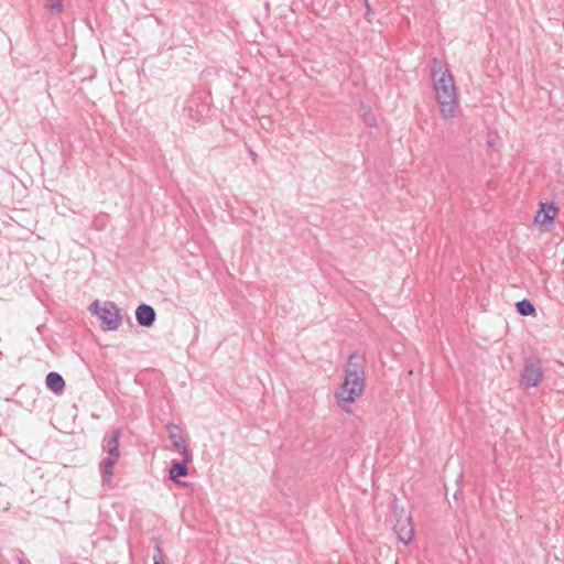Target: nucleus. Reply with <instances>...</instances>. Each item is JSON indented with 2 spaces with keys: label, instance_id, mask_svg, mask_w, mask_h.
<instances>
[{
  "label": "nucleus",
  "instance_id": "1",
  "mask_svg": "<svg viewBox=\"0 0 564 564\" xmlns=\"http://www.w3.org/2000/svg\"><path fill=\"white\" fill-rule=\"evenodd\" d=\"M431 77L440 106V112L444 119L455 117L458 107L454 78L444 62L432 59Z\"/></svg>",
  "mask_w": 564,
  "mask_h": 564
},
{
  "label": "nucleus",
  "instance_id": "2",
  "mask_svg": "<svg viewBox=\"0 0 564 564\" xmlns=\"http://www.w3.org/2000/svg\"><path fill=\"white\" fill-rule=\"evenodd\" d=\"M89 312L100 319V328L104 332L116 330L121 324V315L119 307L115 302L107 301L100 306L98 300L89 305Z\"/></svg>",
  "mask_w": 564,
  "mask_h": 564
},
{
  "label": "nucleus",
  "instance_id": "3",
  "mask_svg": "<svg viewBox=\"0 0 564 564\" xmlns=\"http://www.w3.org/2000/svg\"><path fill=\"white\" fill-rule=\"evenodd\" d=\"M397 499L393 500L392 517L395 519L393 530L403 544H409L413 539V524L410 516L404 513L403 508H398Z\"/></svg>",
  "mask_w": 564,
  "mask_h": 564
},
{
  "label": "nucleus",
  "instance_id": "4",
  "mask_svg": "<svg viewBox=\"0 0 564 564\" xmlns=\"http://www.w3.org/2000/svg\"><path fill=\"white\" fill-rule=\"evenodd\" d=\"M542 378L541 360L534 356L527 358L520 375V386L524 389L534 388L541 382Z\"/></svg>",
  "mask_w": 564,
  "mask_h": 564
},
{
  "label": "nucleus",
  "instance_id": "5",
  "mask_svg": "<svg viewBox=\"0 0 564 564\" xmlns=\"http://www.w3.org/2000/svg\"><path fill=\"white\" fill-rule=\"evenodd\" d=\"M364 389V383L355 386V381L344 379L343 384L335 393L337 405L344 409L345 404L354 402L362 393Z\"/></svg>",
  "mask_w": 564,
  "mask_h": 564
},
{
  "label": "nucleus",
  "instance_id": "6",
  "mask_svg": "<svg viewBox=\"0 0 564 564\" xmlns=\"http://www.w3.org/2000/svg\"><path fill=\"white\" fill-rule=\"evenodd\" d=\"M209 110V106L202 101L199 97H192L185 102L183 116L191 122L197 123L207 117Z\"/></svg>",
  "mask_w": 564,
  "mask_h": 564
},
{
  "label": "nucleus",
  "instance_id": "7",
  "mask_svg": "<svg viewBox=\"0 0 564 564\" xmlns=\"http://www.w3.org/2000/svg\"><path fill=\"white\" fill-rule=\"evenodd\" d=\"M349 381H355V386L359 383L365 384V365L364 358L352 351L348 356V364L345 369V378Z\"/></svg>",
  "mask_w": 564,
  "mask_h": 564
},
{
  "label": "nucleus",
  "instance_id": "8",
  "mask_svg": "<svg viewBox=\"0 0 564 564\" xmlns=\"http://www.w3.org/2000/svg\"><path fill=\"white\" fill-rule=\"evenodd\" d=\"M193 455L191 451H184L182 460H173L169 470V479L175 485H181L180 477H186L188 475L187 465L192 462Z\"/></svg>",
  "mask_w": 564,
  "mask_h": 564
},
{
  "label": "nucleus",
  "instance_id": "9",
  "mask_svg": "<svg viewBox=\"0 0 564 564\" xmlns=\"http://www.w3.org/2000/svg\"><path fill=\"white\" fill-rule=\"evenodd\" d=\"M558 213L557 206L553 202L541 203L540 209L534 216V223L541 226H550Z\"/></svg>",
  "mask_w": 564,
  "mask_h": 564
},
{
  "label": "nucleus",
  "instance_id": "10",
  "mask_svg": "<svg viewBox=\"0 0 564 564\" xmlns=\"http://www.w3.org/2000/svg\"><path fill=\"white\" fill-rule=\"evenodd\" d=\"M156 318V312L153 306L141 303L135 310L137 323L142 327H151Z\"/></svg>",
  "mask_w": 564,
  "mask_h": 564
},
{
  "label": "nucleus",
  "instance_id": "11",
  "mask_svg": "<svg viewBox=\"0 0 564 564\" xmlns=\"http://www.w3.org/2000/svg\"><path fill=\"white\" fill-rule=\"evenodd\" d=\"M122 431L120 427L115 429L110 435H106L102 440V451L110 456L120 457L119 440Z\"/></svg>",
  "mask_w": 564,
  "mask_h": 564
},
{
  "label": "nucleus",
  "instance_id": "12",
  "mask_svg": "<svg viewBox=\"0 0 564 564\" xmlns=\"http://www.w3.org/2000/svg\"><path fill=\"white\" fill-rule=\"evenodd\" d=\"M166 431L169 433V437L172 442L173 447L180 451L181 455H184V451H189L186 442L182 435L181 427L173 423L166 424Z\"/></svg>",
  "mask_w": 564,
  "mask_h": 564
},
{
  "label": "nucleus",
  "instance_id": "13",
  "mask_svg": "<svg viewBox=\"0 0 564 564\" xmlns=\"http://www.w3.org/2000/svg\"><path fill=\"white\" fill-rule=\"evenodd\" d=\"M119 457L106 455L105 458L99 463V471L101 476L102 485H110L113 477V466L118 462Z\"/></svg>",
  "mask_w": 564,
  "mask_h": 564
},
{
  "label": "nucleus",
  "instance_id": "14",
  "mask_svg": "<svg viewBox=\"0 0 564 564\" xmlns=\"http://www.w3.org/2000/svg\"><path fill=\"white\" fill-rule=\"evenodd\" d=\"M46 388L55 394H62L65 390V380L61 373L51 371L45 377Z\"/></svg>",
  "mask_w": 564,
  "mask_h": 564
},
{
  "label": "nucleus",
  "instance_id": "15",
  "mask_svg": "<svg viewBox=\"0 0 564 564\" xmlns=\"http://www.w3.org/2000/svg\"><path fill=\"white\" fill-rule=\"evenodd\" d=\"M516 310L517 313L520 314L521 316H531L534 315L536 312L534 304L528 299L518 301L516 303Z\"/></svg>",
  "mask_w": 564,
  "mask_h": 564
},
{
  "label": "nucleus",
  "instance_id": "16",
  "mask_svg": "<svg viewBox=\"0 0 564 564\" xmlns=\"http://www.w3.org/2000/svg\"><path fill=\"white\" fill-rule=\"evenodd\" d=\"M360 110L362 111L361 117H362L364 122L370 128L376 127L377 119H376L375 113L371 111V109L369 107H367L364 102H361Z\"/></svg>",
  "mask_w": 564,
  "mask_h": 564
},
{
  "label": "nucleus",
  "instance_id": "17",
  "mask_svg": "<svg viewBox=\"0 0 564 564\" xmlns=\"http://www.w3.org/2000/svg\"><path fill=\"white\" fill-rule=\"evenodd\" d=\"M153 564H165L160 541H156L154 545Z\"/></svg>",
  "mask_w": 564,
  "mask_h": 564
},
{
  "label": "nucleus",
  "instance_id": "18",
  "mask_svg": "<svg viewBox=\"0 0 564 564\" xmlns=\"http://www.w3.org/2000/svg\"><path fill=\"white\" fill-rule=\"evenodd\" d=\"M46 8L52 13H59L63 11V0H50L46 4Z\"/></svg>",
  "mask_w": 564,
  "mask_h": 564
},
{
  "label": "nucleus",
  "instance_id": "19",
  "mask_svg": "<svg viewBox=\"0 0 564 564\" xmlns=\"http://www.w3.org/2000/svg\"><path fill=\"white\" fill-rule=\"evenodd\" d=\"M365 4H366L367 13L368 14L372 13V10H371V8H370V6H369L367 0H365Z\"/></svg>",
  "mask_w": 564,
  "mask_h": 564
},
{
  "label": "nucleus",
  "instance_id": "20",
  "mask_svg": "<svg viewBox=\"0 0 564 564\" xmlns=\"http://www.w3.org/2000/svg\"><path fill=\"white\" fill-rule=\"evenodd\" d=\"M249 153H250V156L252 158V160L254 161L256 158H257V154L254 153V151L252 149L249 148Z\"/></svg>",
  "mask_w": 564,
  "mask_h": 564
},
{
  "label": "nucleus",
  "instance_id": "21",
  "mask_svg": "<svg viewBox=\"0 0 564 564\" xmlns=\"http://www.w3.org/2000/svg\"><path fill=\"white\" fill-rule=\"evenodd\" d=\"M180 486H182V487H188V486H189V484H188V482H185V481H181V485H180Z\"/></svg>",
  "mask_w": 564,
  "mask_h": 564
},
{
  "label": "nucleus",
  "instance_id": "22",
  "mask_svg": "<svg viewBox=\"0 0 564 564\" xmlns=\"http://www.w3.org/2000/svg\"><path fill=\"white\" fill-rule=\"evenodd\" d=\"M460 494H462L460 491H456V492L454 494L455 499H457V498H458V495H460Z\"/></svg>",
  "mask_w": 564,
  "mask_h": 564
},
{
  "label": "nucleus",
  "instance_id": "23",
  "mask_svg": "<svg viewBox=\"0 0 564 564\" xmlns=\"http://www.w3.org/2000/svg\"><path fill=\"white\" fill-rule=\"evenodd\" d=\"M19 563H20V564H28V563L25 562V560H20V561H19Z\"/></svg>",
  "mask_w": 564,
  "mask_h": 564
},
{
  "label": "nucleus",
  "instance_id": "24",
  "mask_svg": "<svg viewBox=\"0 0 564 564\" xmlns=\"http://www.w3.org/2000/svg\"><path fill=\"white\" fill-rule=\"evenodd\" d=\"M70 564H78V563H70Z\"/></svg>",
  "mask_w": 564,
  "mask_h": 564
}]
</instances>
